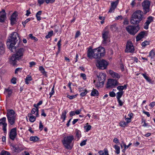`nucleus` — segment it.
<instances>
[{
	"instance_id": "nucleus-16",
	"label": "nucleus",
	"mask_w": 155,
	"mask_h": 155,
	"mask_svg": "<svg viewBox=\"0 0 155 155\" xmlns=\"http://www.w3.org/2000/svg\"><path fill=\"white\" fill-rule=\"evenodd\" d=\"M101 57L104 56L105 54V48L102 47H100L97 48H95Z\"/></svg>"
},
{
	"instance_id": "nucleus-39",
	"label": "nucleus",
	"mask_w": 155,
	"mask_h": 155,
	"mask_svg": "<svg viewBox=\"0 0 155 155\" xmlns=\"http://www.w3.org/2000/svg\"><path fill=\"white\" fill-rule=\"evenodd\" d=\"M5 92L7 93L8 96L9 97L12 93V91L11 90L8 89H5Z\"/></svg>"
},
{
	"instance_id": "nucleus-63",
	"label": "nucleus",
	"mask_w": 155,
	"mask_h": 155,
	"mask_svg": "<svg viewBox=\"0 0 155 155\" xmlns=\"http://www.w3.org/2000/svg\"><path fill=\"white\" fill-rule=\"evenodd\" d=\"M142 38H141L138 35L136 37V40L137 41L140 40Z\"/></svg>"
},
{
	"instance_id": "nucleus-12",
	"label": "nucleus",
	"mask_w": 155,
	"mask_h": 155,
	"mask_svg": "<svg viewBox=\"0 0 155 155\" xmlns=\"http://www.w3.org/2000/svg\"><path fill=\"white\" fill-rule=\"evenodd\" d=\"M17 129L16 127L12 129L10 132L9 137L10 139L13 140L17 135Z\"/></svg>"
},
{
	"instance_id": "nucleus-19",
	"label": "nucleus",
	"mask_w": 155,
	"mask_h": 155,
	"mask_svg": "<svg viewBox=\"0 0 155 155\" xmlns=\"http://www.w3.org/2000/svg\"><path fill=\"white\" fill-rule=\"evenodd\" d=\"M118 4V2L117 1L112 2L111 3V7L108 12L110 13L114 12L115 9L117 8Z\"/></svg>"
},
{
	"instance_id": "nucleus-3",
	"label": "nucleus",
	"mask_w": 155,
	"mask_h": 155,
	"mask_svg": "<svg viewBox=\"0 0 155 155\" xmlns=\"http://www.w3.org/2000/svg\"><path fill=\"white\" fill-rule=\"evenodd\" d=\"M18 36V33L16 32H13L8 37L7 42V45L8 48L12 51L13 52L15 50V45L18 41L17 37Z\"/></svg>"
},
{
	"instance_id": "nucleus-13",
	"label": "nucleus",
	"mask_w": 155,
	"mask_h": 155,
	"mask_svg": "<svg viewBox=\"0 0 155 155\" xmlns=\"http://www.w3.org/2000/svg\"><path fill=\"white\" fill-rule=\"evenodd\" d=\"M153 17L152 16H150L147 18V20L144 24L143 28L147 30L148 28V26L150 23L153 21Z\"/></svg>"
},
{
	"instance_id": "nucleus-17",
	"label": "nucleus",
	"mask_w": 155,
	"mask_h": 155,
	"mask_svg": "<svg viewBox=\"0 0 155 155\" xmlns=\"http://www.w3.org/2000/svg\"><path fill=\"white\" fill-rule=\"evenodd\" d=\"M106 75L105 74L102 73H100L97 77L98 78L99 81L101 82L102 84H104L106 80Z\"/></svg>"
},
{
	"instance_id": "nucleus-55",
	"label": "nucleus",
	"mask_w": 155,
	"mask_h": 155,
	"mask_svg": "<svg viewBox=\"0 0 155 155\" xmlns=\"http://www.w3.org/2000/svg\"><path fill=\"white\" fill-rule=\"evenodd\" d=\"M80 76L84 80H85L86 79V76L85 74L81 73L80 74Z\"/></svg>"
},
{
	"instance_id": "nucleus-56",
	"label": "nucleus",
	"mask_w": 155,
	"mask_h": 155,
	"mask_svg": "<svg viewBox=\"0 0 155 155\" xmlns=\"http://www.w3.org/2000/svg\"><path fill=\"white\" fill-rule=\"evenodd\" d=\"M43 126L41 123V122L40 121L39 123V129L40 130H42L43 128Z\"/></svg>"
},
{
	"instance_id": "nucleus-62",
	"label": "nucleus",
	"mask_w": 155,
	"mask_h": 155,
	"mask_svg": "<svg viewBox=\"0 0 155 155\" xmlns=\"http://www.w3.org/2000/svg\"><path fill=\"white\" fill-rule=\"evenodd\" d=\"M45 2V0H38V2L40 5L42 4Z\"/></svg>"
},
{
	"instance_id": "nucleus-29",
	"label": "nucleus",
	"mask_w": 155,
	"mask_h": 155,
	"mask_svg": "<svg viewBox=\"0 0 155 155\" xmlns=\"http://www.w3.org/2000/svg\"><path fill=\"white\" fill-rule=\"evenodd\" d=\"M32 80L31 77L29 75H28L25 79V82L26 84H29V81H32Z\"/></svg>"
},
{
	"instance_id": "nucleus-47",
	"label": "nucleus",
	"mask_w": 155,
	"mask_h": 155,
	"mask_svg": "<svg viewBox=\"0 0 155 155\" xmlns=\"http://www.w3.org/2000/svg\"><path fill=\"white\" fill-rule=\"evenodd\" d=\"M109 95L110 97H115L116 94L114 91H112L109 92Z\"/></svg>"
},
{
	"instance_id": "nucleus-20",
	"label": "nucleus",
	"mask_w": 155,
	"mask_h": 155,
	"mask_svg": "<svg viewBox=\"0 0 155 155\" xmlns=\"http://www.w3.org/2000/svg\"><path fill=\"white\" fill-rule=\"evenodd\" d=\"M109 72L110 74L113 78H117L118 79L120 78V75L119 74L114 72L111 70H110Z\"/></svg>"
},
{
	"instance_id": "nucleus-26",
	"label": "nucleus",
	"mask_w": 155,
	"mask_h": 155,
	"mask_svg": "<svg viewBox=\"0 0 155 155\" xmlns=\"http://www.w3.org/2000/svg\"><path fill=\"white\" fill-rule=\"evenodd\" d=\"M127 88V85L125 84L124 86H119L117 87V89L120 91H123L124 89H126Z\"/></svg>"
},
{
	"instance_id": "nucleus-34",
	"label": "nucleus",
	"mask_w": 155,
	"mask_h": 155,
	"mask_svg": "<svg viewBox=\"0 0 155 155\" xmlns=\"http://www.w3.org/2000/svg\"><path fill=\"white\" fill-rule=\"evenodd\" d=\"M141 74L143 76L144 78L148 82H150L151 81V80L150 78L147 76L146 73H141Z\"/></svg>"
},
{
	"instance_id": "nucleus-50",
	"label": "nucleus",
	"mask_w": 155,
	"mask_h": 155,
	"mask_svg": "<svg viewBox=\"0 0 155 155\" xmlns=\"http://www.w3.org/2000/svg\"><path fill=\"white\" fill-rule=\"evenodd\" d=\"M55 1V0H45V2L47 4L49 3L52 4Z\"/></svg>"
},
{
	"instance_id": "nucleus-48",
	"label": "nucleus",
	"mask_w": 155,
	"mask_h": 155,
	"mask_svg": "<svg viewBox=\"0 0 155 155\" xmlns=\"http://www.w3.org/2000/svg\"><path fill=\"white\" fill-rule=\"evenodd\" d=\"M155 55V54L154 52H153V50L151 51L149 53V57H151V58H152L153 56Z\"/></svg>"
},
{
	"instance_id": "nucleus-1",
	"label": "nucleus",
	"mask_w": 155,
	"mask_h": 155,
	"mask_svg": "<svg viewBox=\"0 0 155 155\" xmlns=\"http://www.w3.org/2000/svg\"><path fill=\"white\" fill-rule=\"evenodd\" d=\"M144 12L140 10H138L135 12L131 16L130 22L133 25L139 24L142 20L144 19Z\"/></svg>"
},
{
	"instance_id": "nucleus-22",
	"label": "nucleus",
	"mask_w": 155,
	"mask_h": 155,
	"mask_svg": "<svg viewBox=\"0 0 155 155\" xmlns=\"http://www.w3.org/2000/svg\"><path fill=\"white\" fill-rule=\"evenodd\" d=\"M98 153L100 155H108V152L107 148H104L103 150L99 151Z\"/></svg>"
},
{
	"instance_id": "nucleus-23",
	"label": "nucleus",
	"mask_w": 155,
	"mask_h": 155,
	"mask_svg": "<svg viewBox=\"0 0 155 155\" xmlns=\"http://www.w3.org/2000/svg\"><path fill=\"white\" fill-rule=\"evenodd\" d=\"M67 112V111L66 110H64L62 113L60 118L62 120L63 122H64L65 120Z\"/></svg>"
},
{
	"instance_id": "nucleus-14",
	"label": "nucleus",
	"mask_w": 155,
	"mask_h": 155,
	"mask_svg": "<svg viewBox=\"0 0 155 155\" xmlns=\"http://www.w3.org/2000/svg\"><path fill=\"white\" fill-rule=\"evenodd\" d=\"M109 34V31H104L102 32V35L103 40L102 43L104 44H107V39L108 38V35Z\"/></svg>"
},
{
	"instance_id": "nucleus-25",
	"label": "nucleus",
	"mask_w": 155,
	"mask_h": 155,
	"mask_svg": "<svg viewBox=\"0 0 155 155\" xmlns=\"http://www.w3.org/2000/svg\"><path fill=\"white\" fill-rule=\"evenodd\" d=\"M4 45L2 42H0V54L4 52Z\"/></svg>"
},
{
	"instance_id": "nucleus-28",
	"label": "nucleus",
	"mask_w": 155,
	"mask_h": 155,
	"mask_svg": "<svg viewBox=\"0 0 155 155\" xmlns=\"http://www.w3.org/2000/svg\"><path fill=\"white\" fill-rule=\"evenodd\" d=\"M39 138L36 136H31L30 138V140L33 142H36L38 140Z\"/></svg>"
},
{
	"instance_id": "nucleus-59",
	"label": "nucleus",
	"mask_w": 155,
	"mask_h": 155,
	"mask_svg": "<svg viewBox=\"0 0 155 155\" xmlns=\"http://www.w3.org/2000/svg\"><path fill=\"white\" fill-rule=\"evenodd\" d=\"M122 18L123 17L121 15H119L118 16L115 17V20H118L119 19H122Z\"/></svg>"
},
{
	"instance_id": "nucleus-35",
	"label": "nucleus",
	"mask_w": 155,
	"mask_h": 155,
	"mask_svg": "<svg viewBox=\"0 0 155 155\" xmlns=\"http://www.w3.org/2000/svg\"><path fill=\"white\" fill-rule=\"evenodd\" d=\"M10 153L7 151L3 150L0 153V155H10Z\"/></svg>"
},
{
	"instance_id": "nucleus-8",
	"label": "nucleus",
	"mask_w": 155,
	"mask_h": 155,
	"mask_svg": "<svg viewBox=\"0 0 155 155\" xmlns=\"http://www.w3.org/2000/svg\"><path fill=\"white\" fill-rule=\"evenodd\" d=\"M151 2L149 0H145L142 3V6L144 14L146 15L150 11Z\"/></svg>"
},
{
	"instance_id": "nucleus-10",
	"label": "nucleus",
	"mask_w": 155,
	"mask_h": 155,
	"mask_svg": "<svg viewBox=\"0 0 155 155\" xmlns=\"http://www.w3.org/2000/svg\"><path fill=\"white\" fill-rule=\"evenodd\" d=\"M117 81L114 79H109L108 80L106 87L107 88L111 87L113 88L117 85L118 84Z\"/></svg>"
},
{
	"instance_id": "nucleus-43",
	"label": "nucleus",
	"mask_w": 155,
	"mask_h": 155,
	"mask_svg": "<svg viewBox=\"0 0 155 155\" xmlns=\"http://www.w3.org/2000/svg\"><path fill=\"white\" fill-rule=\"evenodd\" d=\"M104 84H102L101 83V82H100L98 81L95 84V85L96 87H102L103 86Z\"/></svg>"
},
{
	"instance_id": "nucleus-15",
	"label": "nucleus",
	"mask_w": 155,
	"mask_h": 155,
	"mask_svg": "<svg viewBox=\"0 0 155 155\" xmlns=\"http://www.w3.org/2000/svg\"><path fill=\"white\" fill-rule=\"evenodd\" d=\"M6 118L5 117H3L2 118L0 119V125H3L2 129L4 133H6V127L7 126V124L6 123Z\"/></svg>"
},
{
	"instance_id": "nucleus-37",
	"label": "nucleus",
	"mask_w": 155,
	"mask_h": 155,
	"mask_svg": "<svg viewBox=\"0 0 155 155\" xmlns=\"http://www.w3.org/2000/svg\"><path fill=\"white\" fill-rule=\"evenodd\" d=\"M127 124V123L124 121H121L120 123V126L122 127H126Z\"/></svg>"
},
{
	"instance_id": "nucleus-40",
	"label": "nucleus",
	"mask_w": 155,
	"mask_h": 155,
	"mask_svg": "<svg viewBox=\"0 0 155 155\" xmlns=\"http://www.w3.org/2000/svg\"><path fill=\"white\" fill-rule=\"evenodd\" d=\"M53 31H49L48 35L46 36L45 38H48L51 37L53 35Z\"/></svg>"
},
{
	"instance_id": "nucleus-30",
	"label": "nucleus",
	"mask_w": 155,
	"mask_h": 155,
	"mask_svg": "<svg viewBox=\"0 0 155 155\" xmlns=\"http://www.w3.org/2000/svg\"><path fill=\"white\" fill-rule=\"evenodd\" d=\"M110 28L111 31H115L117 29V26L116 24H114L111 25L110 26Z\"/></svg>"
},
{
	"instance_id": "nucleus-41",
	"label": "nucleus",
	"mask_w": 155,
	"mask_h": 155,
	"mask_svg": "<svg viewBox=\"0 0 155 155\" xmlns=\"http://www.w3.org/2000/svg\"><path fill=\"white\" fill-rule=\"evenodd\" d=\"M29 37L31 39L34 40L35 41H38V39L35 37L33 36L32 34H29Z\"/></svg>"
},
{
	"instance_id": "nucleus-5",
	"label": "nucleus",
	"mask_w": 155,
	"mask_h": 155,
	"mask_svg": "<svg viewBox=\"0 0 155 155\" xmlns=\"http://www.w3.org/2000/svg\"><path fill=\"white\" fill-rule=\"evenodd\" d=\"M140 28L139 24L137 25H129L126 27V29L130 35H134L140 30Z\"/></svg>"
},
{
	"instance_id": "nucleus-52",
	"label": "nucleus",
	"mask_w": 155,
	"mask_h": 155,
	"mask_svg": "<svg viewBox=\"0 0 155 155\" xmlns=\"http://www.w3.org/2000/svg\"><path fill=\"white\" fill-rule=\"evenodd\" d=\"M91 126L90 125L84 127V128H85V130L87 132H88V131H89L91 129Z\"/></svg>"
},
{
	"instance_id": "nucleus-44",
	"label": "nucleus",
	"mask_w": 155,
	"mask_h": 155,
	"mask_svg": "<svg viewBox=\"0 0 155 155\" xmlns=\"http://www.w3.org/2000/svg\"><path fill=\"white\" fill-rule=\"evenodd\" d=\"M149 45V41H144L142 43V47H145L147 45Z\"/></svg>"
},
{
	"instance_id": "nucleus-58",
	"label": "nucleus",
	"mask_w": 155,
	"mask_h": 155,
	"mask_svg": "<svg viewBox=\"0 0 155 155\" xmlns=\"http://www.w3.org/2000/svg\"><path fill=\"white\" fill-rule=\"evenodd\" d=\"M21 68H16L15 71V74H18V71L21 72Z\"/></svg>"
},
{
	"instance_id": "nucleus-36",
	"label": "nucleus",
	"mask_w": 155,
	"mask_h": 155,
	"mask_svg": "<svg viewBox=\"0 0 155 155\" xmlns=\"http://www.w3.org/2000/svg\"><path fill=\"white\" fill-rule=\"evenodd\" d=\"M13 151L16 153H19L18 150V146L17 145H14L12 146Z\"/></svg>"
},
{
	"instance_id": "nucleus-61",
	"label": "nucleus",
	"mask_w": 155,
	"mask_h": 155,
	"mask_svg": "<svg viewBox=\"0 0 155 155\" xmlns=\"http://www.w3.org/2000/svg\"><path fill=\"white\" fill-rule=\"evenodd\" d=\"M143 124L142 125L143 126L146 127L147 126V124L146 123L145 120L142 119V123H143Z\"/></svg>"
},
{
	"instance_id": "nucleus-57",
	"label": "nucleus",
	"mask_w": 155,
	"mask_h": 155,
	"mask_svg": "<svg viewBox=\"0 0 155 155\" xmlns=\"http://www.w3.org/2000/svg\"><path fill=\"white\" fill-rule=\"evenodd\" d=\"M113 141L115 143L117 144H119L120 143L119 140H118L117 138H115L114 139Z\"/></svg>"
},
{
	"instance_id": "nucleus-42",
	"label": "nucleus",
	"mask_w": 155,
	"mask_h": 155,
	"mask_svg": "<svg viewBox=\"0 0 155 155\" xmlns=\"http://www.w3.org/2000/svg\"><path fill=\"white\" fill-rule=\"evenodd\" d=\"M36 120V117L33 116H30V117L29 120L31 122H33Z\"/></svg>"
},
{
	"instance_id": "nucleus-21",
	"label": "nucleus",
	"mask_w": 155,
	"mask_h": 155,
	"mask_svg": "<svg viewBox=\"0 0 155 155\" xmlns=\"http://www.w3.org/2000/svg\"><path fill=\"white\" fill-rule=\"evenodd\" d=\"M17 16V14L15 12H14L12 15L11 18V24L13 25L16 22V17Z\"/></svg>"
},
{
	"instance_id": "nucleus-6",
	"label": "nucleus",
	"mask_w": 155,
	"mask_h": 155,
	"mask_svg": "<svg viewBox=\"0 0 155 155\" xmlns=\"http://www.w3.org/2000/svg\"><path fill=\"white\" fill-rule=\"evenodd\" d=\"M6 116L8 122L11 125H13L15 123V111L12 110H8Z\"/></svg>"
},
{
	"instance_id": "nucleus-46",
	"label": "nucleus",
	"mask_w": 155,
	"mask_h": 155,
	"mask_svg": "<svg viewBox=\"0 0 155 155\" xmlns=\"http://www.w3.org/2000/svg\"><path fill=\"white\" fill-rule=\"evenodd\" d=\"M87 140L86 139V140H83L81 141V142L80 143V145L81 146H84L86 144V142Z\"/></svg>"
},
{
	"instance_id": "nucleus-60",
	"label": "nucleus",
	"mask_w": 155,
	"mask_h": 155,
	"mask_svg": "<svg viewBox=\"0 0 155 155\" xmlns=\"http://www.w3.org/2000/svg\"><path fill=\"white\" fill-rule=\"evenodd\" d=\"M16 78H13L12 80H11V82L14 84H15L16 83Z\"/></svg>"
},
{
	"instance_id": "nucleus-64",
	"label": "nucleus",
	"mask_w": 155,
	"mask_h": 155,
	"mask_svg": "<svg viewBox=\"0 0 155 155\" xmlns=\"http://www.w3.org/2000/svg\"><path fill=\"white\" fill-rule=\"evenodd\" d=\"M155 105V102H152L151 103L149 104V106L151 108H153Z\"/></svg>"
},
{
	"instance_id": "nucleus-51",
	"label": "nucleus",
	"mask_w": 155,
	"mask_h": 155,
	"mask_svg": "<svg viewBox=\"0 0 155 155\" xmlns=\"http://www.w3.org/2000/svg\"><path fill=\"white\" fill-rule=\"evenodd\" d=\"M61 39H60L58 41L57 43V45L58 47V50L59 51L60 50V48L61 45Z\"/></svg>"
},
{
	"instance_id": "nucleus-7",
	"label": "nucleus",
	"mask_w": 155,
	"mask_h": 155,
	"mask_svg": "<svg viewBox=\"0 0 155 155\" xmlns=\"http://www.w3.org/2000/svg\"><path fill=\"white\" fill-rule=\"evenodd\" d=\"M87 56L90 59L92 58L96 59H99L101 57L96 49H89L87 51Z\"/></svg>"
},
{
	"instance_id": "nucleus-49",
	"label": "nucleus",
	"mask_w": 155,
	"mask_h": 155,
	"mask_svg": "<svg viewBox=\"0 0 155 155\" xmlns=\"http://www.w3.org/2000/svg\"><path fill=\"white\" fill-rule=\"evenodd\" d=\"M87 90H85L83 92L81 93L80 95L81 96L84 97L87 94Z\"/></svg>"
},
{
	"instance_id": "nucleus-2",
	"label": "nucleus",
	"mask_w": 155,
	"mask_h": 155,
	"mask_svg": "<svg viewBox=\"0 0 155 155\" xmlns=\"http://www.w3.org/2000/svg\"><path fill=\"white\" fill-rule=\"evenodd\" d=\"M25 49L23 48L17 49L15 47V50L13 52H15V54H13L10 60V64L15 66L16 64L17 61L23 58Z\"/></svg>"
},
{
	"instance_id": "nucleus-45",
	"label": "nucleus",
	"mask_w": 155,
	"mask_h": 155,
	"mask_svg": "<svg viewBox=\"0 0 155 155\" xmlns=\"http://www.w3.org/2000/svg\"><path fill=\"white\" fill-rule=\"evenodd\" d=\"M145 34V32L144 31H141L140 32L139 34H138V35L142 38H143Z\"/></svg>"
},
{
	"instance_id": "nucleus-33",
	"label": "nucleus",
	"mask_w": 155,
	"mask_h": 155,
	"mask_svg": "<svg viewBox=\"0 0 155 155\" xmlns=\"http://www.w3.org/2000/svg\"><path fill=\"white\" fill-rule=\"evenodd\" d=\"M42 12V11H40L38 12L36 14V17L37 18V19L38 21H40L41 19V17L39 16L41 15Z\"/></svg>"
},
{
	"instance_id": "nucleus-18",
	"label": "nucleus",
	"mask_w": 155,
	"mask_h": 155,
	"mask_svg": "<svg viewBox=\"0 0 155 155\" xmlns=\"http://www.w3.org/2000/svg\"><path fill=\"white\" fill-rule=\"evenodd\" d=\"M6 18V14L5 11L4 9H2L0 12V22H3Z\"/></svg>"
},
{
	"instance_id": "nucleus-38",
	"label": "nucleus",
	"mask_w": 155,
	"mask_h": 155,
	"mask_svg": "<svg viewBox=\"0 0 155 155\" xmlns=\"http://www.w3.org/2000/svg\"><path fill=\"white\" fill-rule=\"evenodd\" d=\"M76 136L78 137V138H79L81 136V132L78 130H76Z\"/></svg>"
},
{
	"instance_id": "nucleus-32",
	"label": "nucleus",
	"mask_w": 155,
	"mask_h": 155,
	"mask_svg": "<svg viewBox=\"0 0 155 155\" xmlns=\"http://www.w3.org/2000/svg\"><path fill=\"white\" fill-rule=\"evenodd\" d=\"M124 94L123 91H119L117 93L116 97L117 99H120Z\"/></svg>"
},
{
	"instance_id": "nucleus-27",
	"label": "nucleus",
	"mask_w": 155,
	"mask_h": 155,
	"mask_svg": "<svg viewBox=\"0 0 155 155\" xmlns=\"http://www.w3.org/2000/svg\"><path fill=\"white\" fill-rule=\"evenodd\" d=\"M39 69L43 74L46 77H47V72L45 71V70L43 67L41 66L39 67Z\"/></svg>"
},
{
	"instance_id": "nucleus-24",
	"label": "nucleus",
	"mask_w": 155,
	"mask_h": 155,
	"mask_svg": "<svg viewBox=\"0 0 155 155\" xmlns=\"http://www.w3.org/2000/svg\"><path fill=\"white\" fill-rule=\"evenodd\" d=\"M99 94L98 91L96 89H93L91 94V95L92 96H97Z\"/></svg>"
},
{
	"instance_id": "nucleus-53",
	"label": "nucleus",
	"mask_w": 155,
	"mask_h": 155,
	"mask_svg": "<svg viewBox=\"0 0 155 155\" xmlns=\"http://www.w3.org/2000/svg\"><path fill=\"white\" fill-rule=\"evenodd\" d=\"M24 147L23 146H18V150L19 153L21 152V151L23 150H24Z\"/></svg>"
},
{
	"instance_id": "nucleus-54",
	"label": "nucleus",
	"mask_w": 155,
	"mask_h": 155,
	"mask_svg": "<svg viewBox=\"0 0 155 155\" xmlns=\"http://www.w3.org/2000/svg\"><path fill=\"white\" fill-rule=\"evenodd\" d=\"M76 96V95H67V97L69 98L70 99H72L75 98Z\"/></svg>"
},
{
	"instance_id": "nucleus-9",
	"label": "nucleus",
	"mask_w": 155,
	"mask_h": 155,
	"mask_svg": "<svg viewBox=\"0 0 155 155\" xmlns=\"http://www.w3.org/2000/svg\"><path fill=\"white\" fill-rule=\"evenodd\" d=\"M108 65L107 62L104 59L96 61V65L99 69L104 70L106 69Z\"/></svg>"
},
{
	"instance_id": "nucleus-11",
	"label": "nucleus",
	"mask_w": 155,
	"mask_h": 155,
	"mask_svg": "<svg viewBox=\"0 0 155 155\" xmlns=\"http://www.w3.org/2000/svg\"><path fill=\"white\" fill-rule=\"evenodd\" d=\"M134 50V48L132 42H128L126 45L125 52H126L132 53Z\"/></svg>"
},
{
	"instance_id": "nucleus-31",
	"label": "nucleus",
	"mask_w": 155,
	"mask_h": 155,
	"mask_svg": "<svg viewBox=\"0 0 155 155\" xmlns=\"http://www.w3.org/2000/svg\"><path fill=\"white\" fill-rule=\"evenodd\" d=\"M114 147L115 149V152L117 154H119L120 153V147L116 145L114 146Z\"/></svg>"
},
{
	"instance_id": "nucleus-4",
	"label": "nucleus",
	"mask_w": 155,
	"mask_h": 155,
	"mask_svg": "<svg viewBox=\"0 0 155 155\" xmlns=\"http://www.w3.org/2000/svg\"><path fill=\"white\" fill-rule=\"evenodd\" d=\"M74 139V137L72 135L64 137L62 142L65 149L69 150L72 149L71 144Z\"/></svg>"
}]
</instances>
